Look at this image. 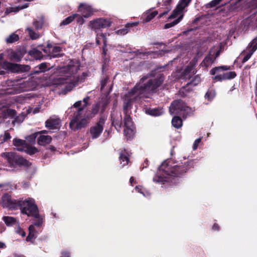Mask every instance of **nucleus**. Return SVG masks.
<instances>
[{"label":"nucleus","mask_w":257,"mask_h":257,"mask_svg":"<svg viewBox=\"0 0 257 257\" xmlns=\"http://www.w3.org/2000/svg\"><path fill=\"white\" fill-rule=\"evenodd\" d=\"M159 69H157L155 72H153L150 76L142 77L134 88L125 95L123 106L125 114L123 119L124 134L127 139H132L135 134V127L128 114V110L131 109L134 100L143 96L148 97L149 93L153 92L162 84L164 77L162 74L159 73Z\"/></svg>","instance_id":"1"},{"label":"nucleus","mask_w":257,"mask_h":257,"mask_svg":"<svg viewBox=\"0 0 257 257\" xmlns=\"http://www.w3.org/2000/svg\"><path fill=\"white\" fill-rule=\"evenodd\" d=\"M192 164L191 161L185 158L182 160L173 162L170 160L163 162L159 168L157 174L153 178L156 182L163 183L171 181L173 177H178L185 173Z\"/></svg>","instance_id":"2"},{"label":"nucleus","mask_w":257,"mask_h":257,"mask_svg":"<svg viewBox=\"0 0 257 257\" xmlns=\"http://www.w3.org/2000/svg\"><path fill=\"white\" fill-rule=\"evenodd\" d=\"M80 66L78 61L71 60L67 65L60 68L61 76L55 80V84L64 85L62 89L65 93L72 90L79 80V77L77 74L80 70Z\"/></svg>","instance_id":"3"},{"label":"nucleus","mask_w":257,"mask_h":257,"mask_svg":"<svg viewBox=\"0 0 257 257\" xmlns=\"http://www.w3.org/2000/svg\"><path fill=\"white\" fill-rule=\"evenodd\" d=\"M99 104L94 106L91 112L89 113L82 110V108H79L74 112L69 125L71 130L75 131L86 126L89 122L90 119L97 114L99 111Z\"/></svg>","instance_id":"4"},{"label":"nucleus","mask_w":257,"mask_h":257,"mask_svg":"<svg viewBox=\"0 0 257 257\" xmlns=\"http://www.w3.org/2000/svg\"><path fill=\"white\" fill-rule=\"evenodd\" d=\"M111 24V22L110 20L103 18H99L90 21L88 25V28L97 33L96 42L97 45L100 44V39H102V42L104 45L103 47V53L104 55H105L106 53V50L105 49L107 42L106 35L104 33H98V31L101 29H104L110 27Z\"/></svg>","instance_id":"5"},{"label":"nucleus","mask_w":257,"mask_h":257,"mask_svg":"<svg viewBox=\"0 0 257 257\" xmlns=\"http://www.w3.org/2000/svg\"><path fill=\"white\" fill-rule=\"evenodd\" d=\"M8 86L11 87L6 89L5 92V93L6 94L19 93L33 89V86L32 85V82L31 81L20 80L14 81H8Z\"/></svg>","instance_id":"6"},{"label":"nucleus","mask_w":257,"mask_h":257,"mask_svg":"<svg viewBox=\"0 0 257 257\" xmlns=\"http://www.w3.org/2000/svg\"><path fill=\"white\" fill-rule=\"evenodd\" d=\"M3 54H0V74L4 73L2 69L11 71L13 72H26L28 71L30 67L29 65H22L17 64L10 63L8 61H3Z\"/></svg>","instance_id":"7"},{"label":"nucleus","mask_w":257,"mask_h":257,"mask_svg":"<svg viewBox=\"0 0 257 257\" xmlns=\"http://www.w3.org/2000/svg\"><path fill=\"white\" fill-rule=\"evenodd\" d=\"M193 110L189 107L181 100H176L171 103L170 107V112L171 115L181 114L184 116H187L191 114Z\"/></svg>","instance_id":"8"},{"label":"nucleus","mask_w":257,"mask_h":257,"mask_svg":"<svg viewBox=\"0 0 257 257\" xmlns=\"http://www.w3.org/2000/svg\"><path fill=\"white\" fill-rule=\"evenodd\" d=\"M21 212L23 214L28 216L35 214L34 213L38 211V208L35 204L34 199L28 198L25 200L20 201L19 202Z\"/></svg>","instance_id":"9"},{"label":"nucleus","mask_w":257,"mask_h":257,"mask_svg":"<svg viewBox=\"0 0 257 257\" xmlns=\"http://www.w3.org/2000/svg\"><path fill=\"white\" fill-rule=\"evenodd\" d=\"M2 157L7 159L11 165L15 163H20L22 165L29 166L30 164L28 161L22 157H18L13 152H6L2 154Z\"/></svg>","instance_id":"10"},{"label":"nucleus","mask_w":257,"mask_h":257,"mask_svg":"<svg viewBox=\"0 0 257 257\" xmlns=\"http://www.w3.org/2000/svg\"><path fill=\"white\" fill-rule=\"evenodd\" d=\"M105 120L104 117H101L98 121L90 128L89 133L92 139H96L100 136L103 130Z\"/></svg>","instance_id":"11"},{"label":"nucleus","mask_w":257,"mask_h":257,"mask_svg":"<svg viewBox=\"0 0 257 257\" xmlns=\"http://www.w3.org/2000/svg\"><path fill=\"white\" fill-rule=\"evenodd\" d=\"M220 54V50L218 47H213L209 52V55L206 56L202 62V65L205 67H208L212 65L214 60Z\"/></svg>","instance_id":"12"},{"label":"nucleus","mask_w":257,"mask_h":257,"mask_svg":"<svg viewBox=\"0 0 257 257\" xmlns=\"http://www.w3.org/2000/svg\"><path fill=\"white\" fill-rule=\"evenodd\" d=\"M191 0H181L172 14L169 17V19H175L180 15L184 9L188 5Z\"/></svg>","instance_id":"13"},{"label":"nucleus","mask_w":257,"mask_h":257,"mask_svg":"<svg viewBox=\"0 0 257 257\" xmlns=\"http://www.w3.org/2000/svg\"><path fill=\"white\" fill-rule=\"evenodd\" d=\"M194 62H190L189 65L184 69L182 74L180 76V78L183 79H190L195 73L194 69Z\"/></svg>","instance_id":"14"},{"label":"nucleus","mask_w":257,"mask_h":257,"mask_svg":"<svg viewBox=\"0 0 257 257\" xmlns=\"http://www.w3.org/2000/svg\"><path fill=\"white\" fill-rule=\"evenodd\" d=\"M6 54L9 59L17 62H20L23 56V53L19 50L14 51L9 49L7 51Z\"/></svg>","instance_id":"15"},{"label":"nucleus","mask_w":257,"mask_h":257,"mask_svg":"<svg viewBox=\"0 0 257 257\" xmlns=\"http://www.w3.org/2000/svg\"><path fill=\"white\" fill-rule=\"evenodd\" d=\"M79 11L83 17L87 18L92 15L93 10L90 6L87 4H81L79 5Z\"/></svg>","instance_id":"16"},{"label":"nucleus","mask_w":257,"mask_h":257,"mask_svg":"<svg viewBox=\"0 0 257 257\" xmlns=\"http://www.w3.org/2000/svg\"><path fill=\"white\" fill-rule=\"evenodd\" d=\"M236 73L233 71L223 72L222 74H217L212 78L217 81H222L226 79L234 78L236 76Z\"/></svg>","instance_id":"17"},{"label":"nucleus","mask_w":257,"mask_h":257,"mask_svg":"<svg viewBox=\"0 0 257 257\" xmlns=\"http://www.w3.org/2000/svg\"><path fill=\"white\" fill-rule=\"evenodd\" d=\"M40 134H39V136L38 137L37 143L39 145L45 146L49 144L52 141V138L50 136L48 135H44L43 134L46 133V131H43Z\"/></svg>","instance_id":"18"},{"label":"nucleus","mask_w":257,"mask_h":257,"mask_svg":"<svg viewBox=\"0 0 257 257\" xmlns=\"http://www.w3.org/2000/svg\"><path fill=\"white\" fill-rule=\"evenodd\" d=\"M16 111L14 109H8L4 108L0 110V118L1 117L8 118V117H14L16 115ZM2 120H0V122Z\"/></svg>","instance_id":"19"},{"label":"nucleus","mask_w":257,"mask_h":257,"mask_svg":"<svg viewBox=\"0 0 257 257\" xmlns=\"http://www.w3.org/2000/svg\"><path fill=\"white\" fill-rule=\"evenodd\" d=\"M59 123V119L50 118L46 121V126L50 130L58 129Z\"/></svg>","instance_id":"20"},{"label":"nucleus","mask_w":257,"mask_h":257,"mask_svg":"<svg viewBox=\"0 0 257 257\" xmlns=\"http://www.w3.org/2000/svg\"><path fill=\"white\" fill-rule=\"evenodd\" d=\"M13 144L16 149L21 152L24 151V149L27 144L25 141L17 139L13 140Z\"/></svg>","instance_id":"21"},{"label":"nucleus","mask_w":257,"mask_h":257,"mask_svg":"<svg viewBox=\"0 0 257 257\" xmlns=\"http://www.w3.org/2000/svg\"><path fill=\"white\" fill-rule=\"evenodd\" d=\"M35 214L32 215L30 216H33L34 217V223L35 225L40 226L41 225L43 222V216L40 215L39 214V211L36 212Z\"/></svg>","instance_id":"22"},{"label":"nucleus","mask_w":257,"mask_h":257,"mask_svg":"<svg viewBox=\"0 0 257 257\" xmlns=\"http://www.w3.org/2000/svg\"><path fill=\"white\" fill-rule=\"evenodd\" d=\"M119 160L120 161V164H121L122 166H125L128 163V158L127 153L125 152V151H122L119 154Z\"/></svg>","instance_id":"23"},{"label":"nucleus","mask_w":257,"mask_h":257,"mask_svg":"<svg viewBox=\"0 0 257 257\" xmlns=\"http://www.w3.org/2000/svg\"><path fill=\"white\" fill-rule=\"evenodd\" d=\"M44 23V19L43 17L38 18L33 22V25L37 30H40L42 28Z\"/></svg>","instance_id":"24"},{"label":"nucleus","mask_w":257,"mask_h":257,"mask_svg":"<svg viewBox=\"0 0 257 257\" xmlns=\"http://www.w3.org/2000/svg\"><path fill=\"white\" fill-rule=\"evenodd\" d=\"M147 113L153 116H157L162 114L164 110L161 108L149 109L147 110Z\"/></svg>","instance_id":"25"},{"label":"nucleus","mask_w":257,"mask_h":257,"mask_svg":"<svg viewBox=\"0 0 257 257\" xmlns=\"http://www.w3.org/2000/svg\"><path fill=\"white\" fill-rule=\"evenodd\" d=\"M26 31L28 32L30 37L32 40H36L38 39L40 35L39 33L37 32L36 31H35L31 27H28L26 29Z\"/></svg>","instance_id":"26"},{"label":"nucleus","mask_w":257,"mask_h":257,"mask_svg":"<svg viewBox=\"0 0 257 257\" xmlns=\"http://www.w3.org/2000/svg\"><path fill=\"white\" fill-rule=\"evenodd\" d=\"M230 69V67L227 66H221L216 67L210 70V74L215 75L219 72L227 70Z\"/></svg>","instance_id":"27"},{"label":"nucleus","mask_w":257,"mask_h":257,"mask_svg":"<svg viewBox=\"0 0 257 257\" xmlns=\"http://www.w3.org/2000/svg\"><path fill=\"white\" fill-rule=\"evenodd\" d=\"M28 7V4H25L23 6H18L16 7H10L7 9L6 11L5 12V13L6 14H10L12 12H18L21 10L24 9L25 8H26Z\"/></svg>","instance_id":"28"},{"label":"nucleus","mask_w":257,"mask_h":257,"mask_svg":"<svg viewBox=\"0 0 257 257\" xmlns=\"http://www.w3.org/2000/svg\"><path fill=\"white\" fill-rule=\"evenodd\" d=\"M3 220L7 226H12L17 223L16 218L11 216H4Z\"/></svg>","instance_id":"29"},{"label":"nucleus","mask_w":257,"mask_h":257,"mask_svg":"<svg viewBox=\"0 0 257 257\" xmlns=\"http://www.w3.org/2000/svg\"><path fill=\"white\" fill-rule=\"evenodd\" d=\"M257 49V37L255 38L252 41L248 44L246 51H250L252 53Z\"/></svg>","instance_id":"30"},{"label":"nucleus","mask_w":257,"mask_h":257,"mask_svg":"<svg viewBox=\"0 0 257 257\" xmlns=\"http://www.w3.org/2000/svg\"><path fill=\"white\" fill-rule=\"evenodd\" d=\"M19 39V37L18 35L15 33H12L6 38L5 41L7 43L11 44L17 42Z\"/></svg>","instance_id":"31"},{"label":"nucleus","mask_w":257,"mask_h":257,"mask_svg":"<svg viewBox=\"0 0 257 257\" xmlns=\"http://www.w3.org/2000/svg\"><path fill=\"white\" fill-rule=\"evenodd\" d=\"M172 124L175 128H179L182 125V120L180 117L174 116L172 120Z\"/></svg>","instance_id":"32"},{"label":"nucleus","mask_w":257,"mask_h":257,"mask_svg":"<svg viewBox=\"0 0 257 257\" xmlns=\"http://www.w3.org/2000/svg\"><path fill=\"white\" fill-rule=\"evenodd\" d=\"M3 204L5 207L11 208L13 207V201L11 199L8 195H5L3 197Z\"/></svg>","instance_id":"33"},{"label":"nucleus","mask_w":257,"mask_h":257,"mask_svg":"<svg viewBox=\"0 0 257 257\" xmlns=\"http://www.w3.org/2000/svg\"><path fill=\"white\" fill-rule=\"evenodd\" d=\"M158 14L157 11L151 12L148 11L146 12V17L143 20V23H147L152 20Z\"/></svg>","instance_id":"34"},{"label":"nucleus","mask_w":257,"mask_h":257,"mask_svg":"<svg viewBox=\"0 0 257 257\" xmlns=\"http://www.w3.org/2000/svg\"><path fill=\"white\" fill-rule=\"evenodd\" d=\"M35 225H34V224H33L32 225H31L29 226V234L26 238V240L28 241H31L32 239H33L35 237Z\"/></svg>","instance_id":"35"},{"label":"nucleus","mask_w":257,"mask_h":257,"mask_svg":"<svg viewBox=\"0 0 257 257\" xmlns=\"http://www.w3.org/2000/svg\"><path fill=\"white\" fill-rule=\"evenodd\" d=\"M200 78L198 75L194 76L191 81L187 83L186 86L184 89H186L189 85L196 86L200 82Z\"/></svg>","instance_id":"36"},{"label":"nucleus","mask_w":257,"mask_h":257,"mask_svg":"<svg viewBox=\"0 0 257 257\" xmlns=\"http://www.w3.org/2000/svg\"><path fill=\"white\" fill-rule=\"evenodd\" d=\"M29 54L36 59H40L42 57V53L38 50L33 48L29 51Z\"/></svg>","instance_id":"37"},{"label":"nucleus","mask_w":257,"mask_h":257,"mask_svg":"<svg viewBox=\"0 0 257 257\" xmlns=\"http://www.w3.org/2000/svg\"><path fill=\"white\" fill-rule=\"evenodd\" d=\"M77 17H78V14H75L72 16H70L67 17L60 23V26L68 25L71 22H72Z\"/></svg>","instance_id":"38"},{"label":"nucleus","mask_w":257,"mask_h":257,"mask_svg":"<svg viewBox=\"0 0 257 257\" xmlns=\"http://www.w3.org/2000/svg\"><path fill=\"white\" fill-rule=\"evenodd\" d=\"M23 152L32 155L38 152V150L35 147L30 146L27 144Z\"/></svg>","instance_id":"39"},{"label":"nucleus","mask_w":257,"mask_h":257,"mask_svg":"<svg viewBox=\"0 0 257 257\" xmlns=\"http://www.w3.org/2000/svg\"><path fill=\"white\" fill-rule=\"evenodd\" d=\"M42 132H38L33 133L26 137V140L30 143L33 144L35 142L36 138Z\"/></svg>","instance_id":"40"},{"label":"nucleus","mask_w":257,"mask_h":257,"mask_svg":"<svg viewBox=\"0 0 257 257\" xmlns=\"http://www.w3.org/2000/svg\"><path fill=\"white\" fill-rule=\"evenodd\" d=\"M182 17H183V15H180L179 18H177V19L175 20L173 22L170 23H167V24H165L164 26V29H167L171 28V27L174 26L175 25H177L182 20Z\"/></svg>","instance_id":"41"},{"label":"nucleus","mask_w":257,"mask_h":257,"mask_svg":"<svg viewBox=\"0 0 257 257\" xmlns=\"http://www.w3.org/2000/svg\"><path fill=\"white\" fill-rule=\"evenodd\" d=\"M25 116L26 114L25 112H22L15 118V120L13 121V123L15 124L16 123H20L22 122L25 119Z\"/></svg>","instance_id":"42"},{"label":"nucleus","mask_w":257,"mask_h":257,"mask_svg":"<svg viewBox=\"0 0 257 257\" xmlns=\"http://www.w3.org/2000/svg\"><path fill=\"white\" fill-rule=\"evenodd\" d=\"M135 189L138 192L142 194L144 196H148L150 195L149 193L147 191H145L142 187L136 186Z\"/></svg>","instance_id":"43"},{"label":"nucleus","mask_w":257,"mask_h":257,"mask_svg":"<svg viewBox=\"0 0 257 257\" xmlns=\"http://www.w3.org/2000/svg\"><path fill=\"white\" fill-rule=\"evenodd\" d=\"M39 68V70H37V73L44 72L47 70V63H42L37 67Z\"/></svg>","instance_id":"44"},{"label":"nucleus","mask_w":257,"mask_h":257,"mask_svg":"<svg viewBox=\"0 0 257 257\" xmlns=\"http://www.w3.org/2000/svg\"><path fill=\"white\" fill-rule=\"evenodd\" d=\"M128 32V27L125 25V27L116 31V33L117 35H124L126 34Z\"/></svg>","instance_id":"45"},{"label":"nucleus","mask_w":257,"mask_h":257,"mask_svg":"<svg viewBox=\"0 0 257 257\" xmlns=\"http://www.w3.org/2000/svg\"><path fill=\"white\" fill-rule=\"evenodd\" d=\"M82 101H81V100L77 101H76V102L73 104V105L72 106H71V107H70V109H74V108H78V109L76 110V111H77L79 108H80V107H82V105H83L82 104ZM75 112V111H74V112Z\"/></svg>","instance_id":"46"},{"label":"nucleus","mask_w":257,"mask_h":257,"mask_svg":"<svg viewBox=\"0 0 257 257\" xmlns=\"http://www.w3.org/2000/svg\"><path fill=\"white\" fill-rule=\"evenodd\" d=\"M205 96L208 98V99H212L215 96V92L213 90L208 91L206 92Z\"/></svg>","instance_id":"47"},{"label":"nucleus","mask_w":257,"mask_h":257,"mask_svg":"<svg viewBox=\"0 0 257 257\" xmlns=\"http://www.w3.org/2000/svg\"><path fill=\"white\" fill-rule=\"evenodd\" d=\"M247 51L246 54H245V56L244 57V58L243 59V61H242L243 62H245L247 61H248L253 53L252 52H250V51Z\"/></svg>","instance_id":"48"},{"label":"nucleus","mask_w":257,"mask_h":257,"mask_svg":"<svg viewBox=\"0 0 257 257\" xmlns=\"http://www.w3.org/2000/svg\"><path fill=\"white\" fill-rule=\"evenodd\" d=\"M222 0H213L208 4L210 8H213L219 4Z\"/></svg>","instance_id":"49"},{"label":"nucleus","mask_w":257,"mask_h":257,"mask_svg":"<svg viewBox=\"0 0 257 257\" xmlns=\"http://www.w3.org/2000/svg\"><path fill=\"white\" fill-rule=\"evenodd\" d=\"M201 138H200L199 139H197L195 141L193 144V149L194 150H195L197 149L199 143L201 142Z\"/></svg>","instance_id":"50"},{"label":"nucleus","mask_w":257,"mask_h":257,"mask_svg":"<svg viewBox=\"0 0 257 257\" xmlns=\"http://www.w3.org/2000/svg\"><path fill=\"white\" fill-rule=\"evenodd\" d=\"M108 78L107 77H105V78H104L103 79H102L101 81V89L102 90L105 86L106 85V84L108 83Z\"/></svg>","instance_id":"51"},{"label":"nucleus","mask_w":257,"mask_h":257,"mask_svg":"<svg viewBox=\"0 0 257 257\" xmlns=\"http://www.w3.org/2000/svg\"><path fill=\"white\" fill-rule=\"evenodd\" d=\"M89 100V97H86L85 98H84L83 100L82 101V103H83V104L82 106V110H84V108L87 106V104H88V102Z\"/></svg>","instance_id":"52"},{"label":"nucleus","mask_w":257,"mask_h":257,"mask_svg":"<svg viewBox=\"0 0 257 257\" xmlns=\"http://www.w3.org/2000/svg\"><path fill=\"white\" fill-rule=\"evenodd\" d=\"M112 123L114 125V126L115 127L116 130H119L120 129L121 124L118 121L114 120V119H113Z\"/></svg>","instance_id":"53"},{"label":"nucleus","mask_w":257,"mask_h":257,"mask_svg":"<svg viewBox=\"0 0 257 257\" xmlns=\"http://www.w3.org/2000/svg\"><path fill=\"white\" fill-rule=\"evenodd\" d=\"M10 138H11L10 134L8 133H5L4 136L3 142H2V143L7 141V140L10 139Z\"/></svg>","instance_id":"54"},{"label":"nucleus","mask_w":257,"mask_h":257,"mask_svg":"<svg viewBox=\"0 0 257 257\" xmlns=\"http://www.w3.org/2000/svg\"><path fill=\"white\" fill-rule=\"evenodd\" d=\"M28 111V113H31L32 110H33V113H36L39 112V108H36L35 109H33L32 108H29L27 110Z\"/></svg>","instance_id":"55"},{"label":"nucleus","mask_w":257,"mask_h":257,"mask_svg":"<svg viewBox=\"0 0 257 257\" xmlns=\"http://www.w3.org/2000/svg\"><path fill=\"white\" fill-rule=\"evenodd\" d=\"M77 18V17H76ZM77 21L78 23H79L80 24H82L84 23V21L83 20V19L82 18V17L81 16H79L78 15V19H77Z\"/></svg>","instance_id":"56"},{"label":"nucleus","mask_w":257,"mask_h":257,"mask_svg":"<svg viewBox=\"0 0 257 257\" xmlns=\"http://www.w3.org/2000/svg\"><path fill=\"white\" fill-rule=\"evenodd\" d=\"M138 24H139V22H135V23H127L126 24V26H127L128 28L130 27L137 26Z\"/></svg>","instance_id":"57"},{"label":"nucleus","mask_w":257,"mask_h":257,"mask_svg":"<svg viewBox=\"0 0 257 257\" xmlns=\"http://www.w3.org/2000/svg\"><path fill=\"white\" fill-rule=\"evenodd\" d=\"M63 257H70V253L68 251H63L62 252Z\"/></svg>","instance_id":"58"},{"label":"nucleus","mask_w":257,"mask_h":257,"mask_svg":"<svg viewBox=\"0 0 257 257\" xmlns=\"http://www.w3.org/2000/svg\"><path fill=\"white\" fill-rule=\"evenodd\" d=\"M60 51V48L58 47H55L53 48V52H59Z\"/></svg>","instance_id":"59"},{"label":"nucleus","mask_w":257,"mask_h":257,"mask_svg":"<svg viewBox=\"0 0 257 257\" xmlns=\"http://www.w3.org/2000/svg\"><path fill=\"white\" fill-rule=\"evenodd\" d=\"M170 10H171V8H170V9H169L167 11H166V12H164V13H163L160 14V15H159V18H161V17H162L164 15H166V14L168 13V11H169Z\"/></svg>","instance_id":"60"},{"label":"nucleus","mask_w":257,"mask_h":257,"mask_svg":"<svg viewBox=\"0 0 257 257\" xmlns=\"http://www.w3.org/2000/svg\"><path fill=\"white\" fill-rule=\"evenodd\" d=\"M22 229H21L19 226H18V227L16 229V232L19 234L20 233V232L22 231Z\"/></svg>","instance_id":"61"},{"label":"nucleus","mask_w":257,"mask_h":257,"mask_svg":"<svg viewBox=\"0 0 257 257\" xmlns=\"http://www.w3.org/2000/svg\"><path fill=\"white\" fill-rule=\"evenodd\" d=\"M6 247V245L4 242L0 241V248H4Z\"/></svg>","instance_id":"62"},{"label":"nucleus","mask_w":257,"mask_h":257,"mask_svg":"<svg viewBox=\"0 0 257 257\" xmlns=\"http://www.w3.org/2000/svg\"><path fill=\"white\" fill-rule=\"evenodd\" d=\"M213 229L214 230H218L219 229V226L217 224H214L213 226Z\"/></svg>","instance_id":"63"},{"label":"nucleus","mask_w":257,"mask_h":257,"mask_svg":"<svg viewBox=\"0 0 257 257\" xmlns=\"http://www.w3.org/2000/svg\"><path fill=\"white\" fill-rule=\"evenodd\" d=\"M19 234H20L21 236H25L26 235V233L25 232L23 231V230H22V231L20 232V233H19Z\"/></svg>","instance_id":"64"}]
</instances>
